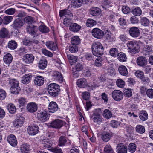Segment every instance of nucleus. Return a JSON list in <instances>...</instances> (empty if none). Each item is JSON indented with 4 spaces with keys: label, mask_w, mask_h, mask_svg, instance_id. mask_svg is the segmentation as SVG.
<instances>
[{
    "label": "nucleus",
    "mask_w": 153,
    "mask_h": 153,
    "mask_svg": "<svg viewBox=\"0 0 153 153\" xmlns=\"http://www.w3.org/2000/svg\"><path fill=\"white\" fill-rule=\"evenodd\" d=\"M30 146L27 143L23 144L21 146L20 150L21 152H28L30 150Z\"/></svg>",
    "instance_id": "obj_46"
},
{
    "label": "nucleus",
    "mask_w": 153,
    "mask_h": 153,
    "mask_svg": "<svg viewBox=\"0 0 153 153\" xmlns=\"http://www.w3.org/2000/svg\"><path fill=\"white\" fill-rule=\"evenodd\" d=\"M71 18H65L64 19L63 24L66 26H70L72 23L71 22Z\"/></svg>",
    "instance_id": "obj_63"
},
{
    "label": "nucleus",
    "mask_w": 153,
    "mask_h": 153,
    "mask_svg": "<svg viewBox=\"0 0 153 153\" xmlns=\"http://www.w3.org/2000/svg\"><path fill=\"white\" fill-rule=\"evenodd\" d=\"M24 24L25 22L23 19L18 18L15 19L12 26L15 29H17L18 28H21Z\"/></svg>",
    "instance_id": "obj_12"
},
{
    "label": "nucleus",
    "mask_w": 153,
    "mask_h": 153,
    "mask_svg": "<svg viewBox=\"0 0 153 153\" xmlns=\"http://www.w3.org/2000/svg\"><path fill=\"white\" fill-rule=\"evenodd\" d=\"M116 83L118 87L121 88L123 87L125 85L124 81L121 79H117Z\"/></svg>",
    "instance_id": "obj_64"
},
{
    "label": "nucleus",
    "mask_w": 153,
    "mask_h": 153,
    "mask_svg": "<svg viewBox=\"0 0 153 153\" xmlns=\"http://www.w3.org/2000/svg\"><path fill=\"white\" fill-rule=\"evenodd\" d=\"M116 149L117 153H127L128 148L123 143H121L117 146Z\"/></svg>",
    "instance_id": "obj_19"
},
{
    "label": "nucleus",
    "mask_w": 153,
    "mask_h": 153,
    "mask_svg": "<svg viewBox=\"0 0 153 153\" xmlns=\"http://www.w3.org/2000/svg\"><path fill=\"white\" fill-rule=\"evenodd\" d=\"M112 95L114 100L118 101H120L123 97V93L118 90L113 91L112 93Z\"/></svg>",
    "instance_id": "obj_9"
},
{
    "label": "nucleus",
    "mask_w": 153,
    "mask_h": 153,
    "mask_svg": "<svg viewBox=\"0 0 153 153\" xmlns=\"http://www.w3.org/2000/svg\"><path fill=\"white\" fill-rule=\"evenodd\" d=\"M136 61L137 65L139 66L142 67L145 66L147 63V60L146 58L142 56L138 57Z\"/></svg>",
    "instance_id": "obj_18"
},
{
    "label": "nucleus",
    "mask_w": 153,
    "mask_h": 153,
    "mask_svg": "<svg viewBox=\"0 0 153 153\" xmlns=\"http://www.w3.org/2000/svg\"><path fill=\"white\" fill-rule=\"evenodd\" d=\"M42 53L45 56L48 57H51L53 55V53L45 48H43L41 50Z\"/></svg>",
    "instance_id": "obj_59"
},
{
    "label": "nucleus",
    "mask_w": 153,
    "mask_h": 153,
    "mask_svg": "<svg viewBox=\"0 0 153 153\" xmlns=\"http://www.w3.org/2000/svg\"><path fill=\"white\" fill-rule=\"evenodd\" d=\"M126 45L128 48V52L132 54L136 53L139 51L140 47L135 41H129L126 43Z\"/></svg>",
    "instance_id": "obj_3"
},
{
    "label": "nucleus",
    "mask_w": 153,
    "mask_h": 153,
    "mask_svg": "<svg viewBox=\"0 0 153 153\" xmlns=\"http://www.w3.org/2000/svg\"><path fill=\"white\" fill-rule=\"evenodd\" d=\"M130 21L132 24H137L139 22L138 18L134 16H133L131 17Z\"/></svg>",
    "instance_id": "obj_62"
},
{
    "label": "nucleus",
    "mask_w": 153,
    "mask_h": 153,
    "mask_svg": "<svg viewBox=\"0 0 153 153\" xmlns=\"http://www.w3.org/2000/svg\"><path fill=\"white\" fill-rule=\"evenodd\" d=\"M71 44L74 45H79L80 42V40L78 36H76L72 37L71 39Z\"/></svg>",
    "instance_id": "obj_41"
},
{
    "label": "nucleus",
    "mask_w": 153,
    "mask_h": 153,
    "mask_svg": "<svg viewBox=\"0 0 153 153\" xmlns=\"http://www.w3.org/2000/svg\"><path fill=\"white\" fill-rule=\"evenodd\" d=\"M96 22L91 19H89L87 20L86 25L87 27H91L96 24Z\"/></svg>",
    "instance_id": "obj_51"
},
{
    "label": "nucleus",
    "mask_w": 153,
    "mask_h": 153,
    "mask_svg": "<svg viewBox=\"0 0 153 153\" xmlns=\"http://www.w3.org/2000/svg\"><path fill=\"white\" fill-rule=\"evenodd\" d=\"M118 71L119 74L122 76H127L128 72L126 67L125 66L121 65L118 68Z\"/></svg>",
    "instance_id": "obj_27"
},
{
    "label": "nucleus",
    "mask_w": 153,
    "mask_h": 153,
    "mask_svg": "<svg viewBox=\"0 0 153 153\" xmlns=\"http://www.w3.org/2000/svg\"><path fill=\"white\" fill-rule=\"evenodd\" d=\"M59 15L60 17H65L67 18L72 17V13L68 10L64 9L60 10L59 12Z\"/></svg>",
    "instance_id": "obj_22"
},
{
    "label": "nucleus",
    "mask_w": 153,
    "mask_h": 153,
    "mask_svg": "<svg viewBox=\"0 0 153 153\" xmlns=\"http://www.w3.org/2000/svg\"><path fill=\"white\" fill-rule=\"evenodd\" d=\"M49 116L50 114L45 111H38L37 114L38 120L43 122L48 120L49 119Z\"/></svg>",
    "instance_id": "obj_5"
},
{
    "label": "nucleus",
    "mask_w": 153,
    "mask_h": 153,
    "mask_svg": "<svg viewBox=\"0 0 153 153\" xmlns=\"http://www.w3.org/2000/svg\"><path fill=\"white\" fill-rule=\"evenodd\" d=\"M40 142L43 146L45 148H50L52 145V142L51 140L45 138V139H41L40 140Z\"/></svg>",
    "instance_id": "obj_26"
},
{
    "label": "nucleus",
    "mask_w": 153,
    "mask_h": 153,
    "mask_svg": "<svg viewBox=\"0 0 153 153\" xmlns=\"http://www.w3.org/2000/svg\"><path fill=\"white\" fill-rule=\"evenodd\" d=\"M24 118L22 117H18L13 122L14 126L17 128L21 127L24 123Z\"/></svg>",
    "instance_id": "obj_21"
},
{
    "label": "nucleus",
    "mask_w": 153,
    "mask_h": 153,
    "mask_svg": "<svg viewBox=\"0 0 153 153\" xmlns=\"http://www.w3.org/2000/svg\"><path fill=\"white\" fill-rule=\"evenodd\" d=\"M129 35L133 38H137L140 35V30L138 28L136 27H134L129 28L128 31Z\"/></svg>",
    "instance_id": "obj_11"
},
{
    "label": "nucleus",
    "mask_w": 153,
    "mask_h": 153,
    "mask_svg": "<svg viewBox=\"0 0 153 153\" xmlns=\"http://www.w3.org/2000/svg\"><path fill=\"white\" fill-rule=\"evenodd\" d=\"M101 10L98 7H92L90 10V14L93 16H98L101 13Z\"/></svg>",
    "instance_id": "obj_23"
},
{
    "label": "nucleus",
    "mask_w": 153,
    "mask_h": 153,
    "mask_svg": "<svg viewBox=\"0 0 153 153\" xmlns=\"http://www.w3.org/2000/svg\"><path fill=\"white\" fill-rule=\"evenodd\" d=\"M139 118L142 121L146 120L148 118V114L145 111H140L139 114Z\"/></svg>",
    "instance_id": "obj_35"
},
{
    "label": "nucleus",
    "mask_w": 153,
    "mask_h": 153,
    "mask_svg": "<svg viewBox=\"0 0 153 153\" xmlns=\"http://www.w3.org/2000/svg\"><path fill=\"white\" fill-rule=\"evenodd\" d=\"M39 28L40 31L43 33H47L49 31L48 28L44 25H40Z\"/></svg>",
    "instance_id": "obj_53"
},
{
    "label": "nucleus",
    "mask_w": 153,
    "mask_h": 153,
    "mask_svg": "<svg viewBox=\"0 0 153 153\" xmlns=\"http://www.w3.org/2000/svg\"><path fill=\"white\" fill-rule=\"evenodd\" d=\"M48 108L49 112L54 113L58 110L59 107L55 102L51 101L49 103Z\"/></svg>",
    "instance_id": "obj_16"
},
{
    "label": "nucleus",
    "mask_w": 153,
    "mask_h": 153,
    "mask_svg": "<svg viewBox=\"0 0 153 153\" xmlns=\"http://www.w3.org/2000/svg\"><path fill=\"white\" fill-rule=\"evenodd\" d=\"M47 90L49 94L52 97L58 96L60 91L59 86L55 83L50 84L48 86Z\"/></svg>",
    "instance_id": "obj_2"
},
{
    "label": "nucleus",
    "mask_w": 153,
    "mask_h": 153,
    "mask_svg": "<svg viewBox=\"0 0 153 153\" xmlns=\"http://www.w3.org/2000/svg\"><path fill=\"white\" fill-rule=\"evenodd\" d=\"M39 130L38 126L36 125L29 126L28 128V132L29 135H34L36 134Z\"/></svg>",
    "instance_id": "obj_14"
},
{
    "label": "nucleus",
    "mask_w": 153,
    "mask_h": 153,
    "mask_svg": "<svg viewBox=\"0 0 153 153\" xmlns=\"http://www.w3.org/2000/svg\"><path fill=\"white\" fill-rule=\"evenodd\" d=\"M117 56L118 59L120 62H124L126 60V55L123 53L120 52L119 53Z\"/></svg>",
    "instance_id": "obj_42"
},
{
    "label": "nucleus",
    "mask_w": 153,
    "mask_h": 153,
    "mask_svg": "<svg viewBox=\"0 0 153 153\" xmlns=\"http://www.w3.org/2000/svg\"><path fill=\"white\" fill-rule=\"evenodd\" d=\"M67 137L65 136H61L59 139L58 145L61 146H64L67 142Z\"/></svg>",
    "instance_id": "obj_34"
},
{
    "label": "nucleus",
    "mask_w": 153,
    "mask_h": 153,
    "mask_svg": "<svg viewBox=\"0 0 153 153\" xmlns=\"http://www.w3.org/2000/svg\"><path fill=\"white\" fill-rule=\"evenodd\" d=\"M7 108L9 112L11 114H14L16 111V108L14 105L12 103L8 105Z\"/></svg>",
    "instance_id": "obj_49"
},
{
    "label": "nucleus",
    "mask_w": 153,
    "mask_h": 153,
    "mask_svg": "<svg viewBox=\"0 0 153 153\" xmlns=\"http://www.w3.org/2000/svg\"><path fill=\"white\" fill-rule=\"evenodd\" d=\"M8 34V31L5 28H2L0 33V36L2 38H4L7 36Z\"/></svg>",
    "instance_id": "obj_56"
},
{
    "label": "nucleus",
    "mask_w": 153,
    "mask_h": 153,
    "mask_svg": "<svg viewBox=\"0 0 153 153\" xmlns=\"http://www.w3.org/2000/svg\"><path fill=\"white\" fill-rule=\"evenodd\" d=\"M148 44V45H145L142 50V52L143 54L145 56L149 55L150 52L152 51L151 45L150 44Z\"/></svg>",
    "instance_id": "obj_32"
},
{
    "label": "nucleus",
    "mask_w": 153,
    "mask_h": 153,
    "mask_svg": "<svg viewBox=\"0 0 153 153\" xmlns=\"http://www.w3.org/2000/svg\"><path fill=\"white\" fill-rule=\"evenodd\" d=\"M13 19L12 16H7L4 17L3 19V22L4 24L7 25Z\"/></svg>",
    "instance_id": "obj_57"
},
{
    "label": "nucleus",
    "mask_w": 153,
    "mask_h": 153,
    "mask_svg": "<svg viewBox=\"0 0 153 153\" xmlns=\"http://www.w3.org/2000/svg\"><path fill=\"white\" fill-rule=\"evenodd\" d=\"M109 53L111 56L114 57L117 56L119 54L116 48L111 49L109 51Z\"/></svg>",
    "instance_id": "obj_61"
},
{
    "label": "nucleus",
    "mask_w": 153,
    "mask_h": 153,
    "mask_svg": "<svg viewBox=\"0 0 153 153\" xmlns=\"http://www.w3.org/2000/svg\"><path fill=\"white\" fill-rule=\"evenodd\" d=\"M152 33L148 30H144V32L143 33V36L145 39V41L147 44H150V42L152 39Z\"/></svg>",
    "instance_id": "obj_15"
},
{
    "label": "nucleus",
    "mask_w": 153,
    "mask_h": 153,
    "mask_svg": "<svg viewBox=\"0 0 153 153\" xmlns=\"http://www.w3.org/2000/svg\"><path fill=\"white\" fill-rule=\"evenodd\" d=\"M132 12L134 16H139L141 15L142 11L140 7H137L133 8Z\"/></svg>",
    "instance_id": "obj_38"
},
{
    "label": "nucleus",
    "mask_w": 153,
    "mask_h": 153,
    "mask_svg": "<svg viewBox=\"0 0 153 153\" xmlns=\"http://www.w3.org/2000/svg\"><path fill=\"white\" fill-rule=\"evenodd\" d=\"M102 115L104 118L108 119L111 117L112 114L109 110L105 109L104 110Z\"/></svg>",
    "instance_id": "obj_50"
},
{
    "label": "nucleus",
    "mask_w": 153,
    "mask_h": 153,
    "mask_svg": "<svg viewBox=\"0 0 153 153\" xmlns=\"http://www.w3.org/2000/svg\"><path fill=\"white\" fill-rule=\"evenodd\" d=\"M92 52L95 56L101 55L103 53L104 48L102 44L99 42L94 43L92 45Z\"/></svg>",
    "instance_id": "obj_1"
},
{
    "label": "nucleus",
    "mask_w": 153,
    "mask_h": 153,
    "mask_svg": "<svg viewBox=\"0 0 153 153\" xmlns=\"http://www.w3.org/2000/svg\"><path fill=\"white\" fill-rule=\"evenodd\" d=\"M34 59V56L31 54H26L22 58L23 62L26 64H30L33 63Z\"/></svg>",
    "instance_id": "obj_10"
},
{
    "label": "nucleus",
    "mask_w": 153,
    "mask_h": 153,
    "mask_svg": "<svg viewBox=\"0 0 153 153\" xmlns=\"http://www.w3.org/2000/svg\"><path fill=\"white\" fill-rule=\"evenodd\" d=\"M53 75L55 77V78L58 79L60 82L62 83L63 82V77L60 73L57 71H54Z\"/></svg>",
    "instance_id": "obj_39"
},
{
    "label": "nucleus",
    "mask_w": 153,
    "mask_h": 153,
    "mask_svg": "<svg viewBox=\"0 0 153 153\" xmlns=\"http://www.w3.org/2000/svg\"><path fill=\"white\" fill-rule=\"evenodd\" d=\"M128 151L132 153L134 152L136 149V144L133 143H130L128 146Z\"/></svg>",
    "instance_id": "obj_52"
},
{
    "label": "nucleus",
    "mask_w": 153,
    "mask_h": 153,
    "mask_svg": "<svg viewBox=\"0 0 153 153\" xmlns=\"http://www.w3.org/2000/svg\"><path fill=\"white\" fill-rule=\"evenodd\" d=\"M67 57L70 63L72 65L76 62L77 60V57L72 55H67Z\"/></svg>",
    "instance_id": "obj_40"
},
{
    "label": "nucleus",
    "mask_w": 153,
    "mask_h": 153,
    "mask_svg": "<svg viewBox=\"0 0 153 153\" xmlns=\"http://www.w3.org/2000/svg\"><path fill=\"white\" fill-rule=\"evenodd\" d=\"M47 60L45 58H42L39 62V67L41 69H44L47 66Z\"/></svg>",
    "instance_id": "obj_36"
},
{
    "label": "nucleus",
    "mask_w": 153,
    "mask_h": 153,
    "mask_svg": "<svg viewBox=\"0 0 153 153\" xmlns=\"http://www.w3.org/2000/svg\"><path fill=\"white\" fill-rule=\"evenodd\" d=\"M83 68L82 65L80 63H77L75 66L74 68L73 69V73L74 77H77L79 76V72L82 70Z\"/></svg>",
    "instance_id": "obj_13"
},
{
    "label": "nucleus",
    "mask_w": 153,
    "mask_h": 153,
    "mask_svg": "<svg viewBox=\"0 0 153 153\" xmlns=\"http://www.w3.org/2000/svg\"><path fill=\"white\" fill-rule=\"evenodd\" d=\"M81 28V26L76 23H72L69 26L70 30L74 32H77Z\"/></svg>",
    "instance_id": "obj_25"
},
{
    "label": "nucleus",
    "mask_w": 153,
    "mask_h": 153,
    "mask_svg": "<svg viewBox=\"0 0 153 153\" xmlns=\"http://www.w3.org/2000/svg\"><path fill=\"white\" fill-rule=\"evenodd\" d=\"M7 140L9 143L12 146L15 147L17 144V141L16 137L13 135L11 134L7 137Z\"/></svg>",
    "instance_id": "obj_20"
},
{
    "label": "nucleus",
    "mask_w": 153,
    "mask_h": 153,
    "mask_svg": "<svg viewBox=\"0 0 153 153\" xmlns=\"http://www.w3.org/2000/svg\"><path fill=\"white\" fill-rule=\"evenodd\" d=\"M83 0H72L71 5L75 8H77L81 7L82 4Z\"/></svg>",
    "instance_id": "obj_29"
},
{
    "label": "nucleus",
    "mask_w": 153,
    "mask_h": 153,
    "mask_svg": "<svg viewBox=\"0 0 153 153\" xmlns=\"http://www.w3.org/2000/svg\"><path fill=\"white\" fill-rule=\"evenodd\" d=\"M9 85L11 87L10 89L11 93L18 94L21 90V88L19 86V82L16 79H11L9 81Z\"/></svg>",
    "instance_id": "obj_4"
},
{
    "label": "nucleus",
    "mask_w": 153,
    "mask_h": 153,
    "mask_svg": "<svg viewBox=\"0 0 153 153\" xmlns=\"http://www.w3.org/2000/svg\"><path fill=\"white\" fill-rule=\"evenodd\" d=\"M35 85L38 86H41L44 83V78L43 77L40 76H37L34 80Z\"/></svg>",
    "instance_id": "obj_30"
},
{
    "label": "nucleus",
    "mask_w": 153,
    "mask_h": 153,
    "mask_svg": "<svg viewBox=\"0 0 153 153\" xmlns=\"http://www.w3.org/2000/svg\"><path fill=\"white\" fill-rule=\"evenodd\" d=\"M136 131L137 132L140 134H142L145 132L144 127L140 125H137L135 127Z\"/></svg>",
    "instance_id": "obj_45"
},
{
    "label": "nucleus",
    "mask_w": 153,
    "mask_h": 153,
    "mask_svg": "<svg viewBox=\"0 0 153 153\" xmlns=\"http://www.w3.org/2000/svg\"><path fill=\"white\" fill-rule=\"evenodd\" d=\"M13 60V57L12 55L9 53L5 55L3 58L4 62L7 64H9Z\"/></svg>",
    "instance_id": "obj_33"
},
{
    "label": "nucleus",
    "mask_w": 153,
    "mask_h": 153,
    "mask_svg": "<svg viewBox=\"0 0 153 153\" xmlns=\"http://www.w3.org/2000/svg\"><path fill=\"white\" fill-rule=\"evenodd\" d=\"M103 59L100 56L97 57L95 60L94 62L95 66L99 67L102 66L103 63Z\"/></svg>",
    "instance_id": "obj_47"
},
{
    "label": "nucleus",
    "mask_w": 153,
    "mask_h": 153,
    "mask_svg": "<svg viewBox=\"0 0 153 153\" xmlns=\"http://www.w3.org/2000/svg\"><path fill=\"white\" fill-rule=\"evenodd\" d=\"M82 97L85 100H88L90 97V94L89 92L85 91L82 93Z\"/></svg>",
    "instance_id": "obj_60"
},
{
    "label": "nucleus",
    "mask_w": 153,
    "mask_h": 153,
    "mask_svg": "<svg viewBox=\"0 0 153 153\" xmlns=\"http://www.w3.org/2000/svg\"><path fill=\"white\" fill-rule=\"evenodd\" d=\"M27 32L32 35H34L36 34L38 31V27L36 26L31 25L29 26L27 28Z\"/></svg>",
    "instance_id": "obj_28"
},
{
    "label": "nucleus",
    "mask_w": 153,
    "mask_h": 153,
    "mask_svg": "<svg viewBox=\"0 0 153 153\" xmlns=\"http://www.w3.org/2000/svg\"><path fill=\"white\" fill-rule=\"evenodd\" d=\"M108 63H106L105 64L106 66L104 67L103 68L106 69L107 71V74L109 75H113L114 72V68H110L108 65Z\"/></svg>",
    "instance_id": "obj_48"
},
{
    "label": "nucleus",
    "mask_w": 153,
    "mask_h": 153,
    "mask_svg": "<svg viewBox=\"0 0 153 153\" xmlns=\"http://www.w3.org/2000/svg\"><path fill=\"white\" fill-rule=\"evenodd\" d=\"M111 137V135L109 133H104L101 134V138L105 142L108 141L110 140Z\"/></svg>",
    "instance_id": "obj_44"
},
{
    "label": "nucleus",
    "mask_w": 153,
    "mask_h": 153,
    "mask_svg": "<svg viewBox=\"0 0 153 153\" xmlns=\"http://www.w3.org/2000/svg\"><path fill=\"white\" fill-rule=\"evenodd\" d=\"M77 85L81 88H84L88 85V83L86 79L81 78L78 79L77 81Z\"/></svg>",
    "instance_id": "obj_24"
},
{
    "label": "nucleus",
    "mask_w": 153,
    "mask_h": 153,
    "mask_svg": "<svg viewBox=\"0 0 153 153\" xmlns=\"http://www.w3.org/2000/svg\"><path fill=\"white\" fill-rule=\"evenodd\" d=\"M38 109L37 105L35 103L32 102L28 103L27 105V109L30 113H34L36 112Z\"/></svg>",
    "instance_id": "obj_17"
},
{
    "label": "nucleus",
    "mask_w": 153,
    "mask_h": 153,
    "mask_svg": "<svg viewBox=\"0 0 153 153\" xmlns=\"http://www.w3.org/2000/svg\"><path fill=\"white\" fill-rule=\"evenodd\" d=\"M63 125V122L60 120L56 119L48 124L49 128L58 129L62 127Z\"/></svg>",
    "instance_id": "obj_6"
},
{
    "label": "nucleus",
    "mask_w": 153,
    "mask_h": 153,
    "mask_svg": "<svg viewBox=\"0 0 153 153\" xmlns=\"http://www.w3.org/2000/svg\"><path fill=\"white\" fill-rule=\"evenodd\" d=\"M140 22L142 25L147 26L149 25V21L148 19L146 18L143 17L140 19Z\"/></svg>",
    "instance_id": "obj_58"
},
{
    "label": "nucleus",
    "mask_w": 153,
    "mask_h": 153,
    "mask_svg": "<svg viewBox=\"0 0 153 153\" xmlns=\"http://www.w3.org/2000/svg\"><path fill=\"white\" fill-rule=\"evenodd\" d=\"M46 45L48 48L53 51H55L57 48L56 44L53 41L46 42Z\"/></svg>",
    "instance_id": "obj_31"
},
{
    "label": "nucleus",
    "mask_w": 153,
    "mask_h": 153,
    "mask_svg": "<svg viewBox=\"0 0 153 153\" xmlns=\"http://www.w3.org/2000/svg\"><path fill=\"white\" fill-rule=\"evenodd\" d=\"M113 4V3L110 2L109 0H104L103 4L102 7L106 9L107 8H109V7H112Z\"/></svg>",
    "instance_id": "obj_55"
},
{
    "label": "nucleus",
    "mask_w": 153,
    "mask_h": 153,
    "mask_svg": "<svg viewBox=\"0 0 153 153\" xmlns=\"http://www.w3.org/2000/svg\"><path fill=\"white\" fill-rule=\"evenodd\" d=\"M31 75L26 74L22 78V82L24 84L28 83L30 81Z\"/></svg>",
    "instance_id": "obj_37"
},
{
    "label": "nucleus",
    "mask_w": 153,
    "mask_h": 153,
    "mask_svg": "<svg viewBox=\"0 0 153 153\" xmlns=\"http://www.w3.org/2000/svg\"><path fill=\"white\" fill-rule=\"evenodd\" d=\"M17 46L16 42L14 40L10 41L8 44V47L10 49L14 50L17 48Z\"/></svg>",
    "instance_id": "obj_43"
},
{
    "label": "nucleus",
    "mask_w": 153,
    "mask_h": 153,
    "mask_svg": "<svg viewBox=\"0 0 153 153\" xmlns=\"http://www.w3.org/2000/svg\"><path fill=\"white\" fill-rule=\"evenodd\" d=\"M91 33L94 37L98 39L102 38L104 34L103 32L97 28L93 29L92 30Z\"/></svg>",
    "instance_id": "obj_8"
},
{
    "label": "nucleus",
    "mask_w": 153,
    "mask_h": 153,
    "mask_svg": "<svg viewBox=\"0 0 153 153\" xmlns=\"http://www.w3.org/2000/svg\"><path fill=\"white\" fill-rule=\"evenodd\" d=\"M90 117L94 123L98 124H100L102 121L101 117L97 110L94 111L93 114Z\"/></svg>",
    "instance_id": "obj_7"
},
{
    "label": "nucleus",
    "mask_w": 153,
    "mask_h": 153,
    "mask_svg": "<svg viewBox=\"0 0 153 153\" xmlns=\"http://www.w3.org/2000/svg\"><path fill=\"white\" fill-rule=\"evenodd\" d=\"M104 151L105 153H115L110 145H106L104 147Z\"/></svg>",
    "instance_id": "obj_54"
}]
</instances>
